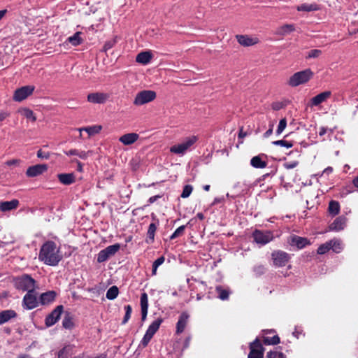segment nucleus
Here are the masks:
<instances>
[{
    "mask_svg": "<svg viewBox=\"0 0 358 358\" xmlns=\"http://www.w3.org/2000/svg\"><path fill=\"white\" fill-rule=\"evenodd\" d=\"M280 341V338L278 335H274L272 337L264 336L263 338V343L266 345H277Z\"/></svg>",
    "mask_w": 358,
    "mask_h": 358,
    "instance_id": "obj_38",
    "label": "nucleus"
},
{
    "mask_svg": "<svg viewBox=\"0 0 358 358\" xmlns=\"http://www.w3.org/2000/svg\"><path fill=\"white\" fill-rule=\"evenodd\" d=\"M198 141L196 136H190L185 138L183 141L170 148V152L174 154L183 155L188 151L192 146Z\"/></svg>",
    "mask_w": 358,
    "mask_h": 358,
    "instance_id": "obj_3",
    "label": "nucleus"
},
{
    "mask_svg": "<svg viewBox=\"0 0 358 358\" xmlns=\"http://www.w3.org/2000/svg\"><path fill=\"white\" fill-rule=\"evenodd\" d=\"M152 55L149 51H144L138 53L136 56V61L142 64H148L152 59Z\"/></svg>",
    "mask_w": 358,
    "mask_h": 358,
    "instance_id": "obj_28",
    "label": "nucleus"
},
{
    "mask_svg": "<svg viewBox=\"0 0 358 358\" xmlns=\"http://www.w3.org/2000/svg\"><path fill=\"white\" fill-rule=\"evenodd\" d=\"M276 169L271 171L270 173H265L262 175L261 177H259L257 180L256 183L260 182L264 180H266L267 178L272 177L276 173Z\"/></svg>",
    "mask_w": 358,
    "mask_h": 358,
    "instance_id": "obj_51",
    "label": "nucleus"
},
{
    "mask_svg": "<svg viewBox=\"0 0 358 358\" xmlns=\"http://www.w3.org/2000/svg\"><path fill=\"white\" fill-rule=\"evenodd\" d=\"M215 291L217 294V297L222 301L228 300L229 294H231L229 287L224 288L221 285L216 286Z\"/></svg>",
    "mask_w": 358,
    "mask_h": 358,
    "instance_id": "obj_29",
    "label": "nucleus"
},
{
    "mask_svg": "<svg viewBox=\"0 0 358 358\" xmlns=\"http://www.w3.org/2000/svg\"><path fill=\"white\" fill-rule=\"evenodd\" d=\"M272 144L275 145H280L282 147H285L287 148H290L293 146L292 143H291L289 141H285V140L275 141L272 142Z\"/></svg>",
    "mask_w": 358,
    "mask_h": 358,
    "instance_id": "obj_48",
    "label": "nucleus"
},
{
    "mask_svg": "<svg viewBox=\"0 0 358 358\" xmlns=\"http://www.w3.org/2000/svg\"><path fill=\"white\" fill-rule=\"evenodd\" d=\"M333 171V169L332 167L331 166H328L327 168H326L323 171H322V175H324V174H327V175H329L330 173H331Z\"/></svg>",
    "mask_w": 358,
    "mask_h": 358,
    "instance_id": "obj_64",
    "label": "nucleus"
},
{
    "mask_svg": "<svg viewBox=\"0 0 358 358\" xmlns=\"http://www.w3.org/2000/svg\"><path fill=\"white\" fill-rule=\"evenodd\" d=\"M157 96L156 92L152 90H142L138 92L134 98V104L142 106L153 101Z\"/></svg>",
    "mask_w": 358,
    "mask_h": 358,
    "instance_id": "obj_7",
    "label": "nucleus"
},
{
    "mask_svg": "<svg viewBox=\"0 0 358 358\" xmlns=\"http://www.w3.org/2000/svg\"><path fill=\"white\" fill-rule=\"evenodd\" d=\"M72 162H76L77 163V171H79V172H83V164L79 162L78 160L77 159H73L72 160Z\"/></svg>",
    "mask_w": 358,
    "mask_h": 358,
    "instance_id": "obj_59",
    "label": "nucleus"
},
{
    "mask_svg": "<svg viewBox=\"0 0 358 358\" xmlns=\"http://www.w3.org/2000/svg\"><path fill=\"white\" fill-rule=\"evenodd\" d=\"M189 318V315L186 311L182 312L180 315V316L178 317V320L176 323V334H180L184 331V330L188 323Z\"/></svg>",
    "mask_w": 358,
    "mask_h": 358,
    "instance_id": "obj_16",
    "label": "nucleus"
},
{
    "mask_svg": "<svg viewBox=\"0 0 358 358\" xmlns=\"http://www.w3.org/2000/svg\"><path fill=\"white\" fill-rule=\"evenodd\" d=\"M273 133V126L271 125L270 128L264 134V138H268Z\"/></svg>",
    "mask_w": 358,
    "mask_h": 358,
    "instance_id": "obj_63",
    "label": "nucleus"
},
{
    "mask_svg": "<svg viewBox=\"0 0 358 358\" xmlns=\"http://www.w3.org/2000/svg\"><path fill=\"white\" fill-rule=\"evenodd\" d=\"M295 31V26L293 24H286L276 29L275 34L284 36Z\"/></svg>",
    "mask_w": 358,
    "mask_h": 358,
    "instance_id": "obj_24",
    "label": "nucleus"
},
{
    "mask_svg": "<svg viewBox=\"0 0 358 358\" xmlns=\"http://www.w3.org/2000/svg\"><path fill=\"white\" fill-rule=\"evenodd\" d=\"M34 86L26 85L17 89L13 94V99L15 101H22L30 96L34 91Z\"/></svg>",
    "mask_w": 358,
    "mask_h": 358,
    "instance_id": "obj_10",
    "label": "nucleus"
},
{
    "mask_svg": "<svg viewBox=\"0 0 358 358\" xmlns=\"http://www.w3.org/2000/svg\"><path fill=\"white\" fill-rule=\"evenodd\" d=\"M328 211L332 216H336L340 212V204L338 201L331 200L329 203Z\"/></svg>",
    "mask_w": 358,
    "mask_h": 358,
    "instance_id": "obj_33",
    "label": "nucleus"
},
{
    "mask_svg": "<svg viewBox=\"0 0 358 358\" xmlns=\"http://www.w3.org/2000/svg\"><path fill=\"white\" fill-rule=\"evenodd\" d=\"M19 205V201L13 199L9 201H2L0 203V210L2 212L9 211L15 209Z\"/></svg>",
    "mask_w": 358,
    "mask_h": 358,
    "instance_id": "obj_27",
    "label": "nucleus"
},
{
    "mask_svg": "<svg viewBox=\"0 0 358 358\" xmlns=\"http://www.w3.org/2000/svg\"><path fill=\"white\" fill-rule=\"evenodd\" d=\"M9 114L6 111H0V121L4 120Z\"/></svg>",
    "mask_w": 358,
    "mask_h": 358,
    "instance_id": "obj_62",
    "label": "nucleus"
},
{
    "mask_svg": "<svg viewBox=\"0 0 358 358\" xmlns=\"http://www.w3.org/2000/svg\"><path fill=\"white\" fill-rule=\"evenodd\" d=\"M329 243H331V249L336 253H339L343 250V244L342 242L340 240H331L329 241Z\"/></svg>",
    "mask_w": 358,
    "mask_h": 358,
    "instance_id": "obj_37",
    "label": "nucleus"
},
{
    "mask_svg": "<svg viewBox=\"0 0 358 358\" xmlns=\"http://www.w3.org/2000/svg\"><path fill=\"white\" fill-rule=\"evenodd\" d=\"M318 9V6L316 3H302L297 7L298 11L310 12L317 10Z\"/></svg>",
    "mask_w": 358,
    "mask_h": 358,
    "instance_id": "obj_35",
    "label": "nucleus"
},
{
    "mask_svg": "<svg viewBox=\"0 0 358 358\" xmlns=\"http://www.w3.org/2000/svg\"><path fill=\"white\" fill-rule=\"evenodd\" d=\"M62 326L66 329H71L73 326V322L70 316H66L62 320Z\"/></svg>",
    "mask_w": 358,
    "mask_h": 358,
    "instance_id": "obj_46",
    "label": "nucleus"
},
{
    "mask_svg": "<svg viewBox=\"0 0 358 358\" xmlns=\"http://www.w3.org/2000/svg\"><path fill=\"white\" fill-rule=\"evenodd\" d=\"M16 317V312L11 309L0 312V325L8 322L11 319L15 318Z\"/></svg>",
    "mask_w": 358,
    "mask_h": 358,
    "instance_id": "obj_25",
    "label": "nucleus"
},
{
    "mask_svg": "<svg viewBox=\"0 0 358 358\" xmlns=\"http://www.w3.org/2000/svg\"><path fill=\"white\" fill-rule=\"evenodd\" d=\"M80 34L81 33L79 31L76 32L73 36L68 37L66 41L73 46L79 45L83 43Z\"/></svg>",
    "mask_w": 358,
    "mask_h": 358,
    "instance_id": "obj_34",
    "label": "nucleus"
},
{
    "mask_svg": "<svg viewBox=\"0 0 358 358\" xmlns=\"http://www.w3.org/2000/svg\"><path fill=\"white\" fill-rule=\"evenodd\" d=\"M282 108V103L280 102H275L272 104V108L274 110H278Z\"/></svg>",
    "mask_w": 358,
    "mask_h": 358,
    "instance_id": "obj_61",
    "label": "nucleus"
},
{
    "mask_svg": "<svg viewBox=\"0 0 358 358\" xmlns=\"http://www.w3.org/2000/svg\"><path fill=\"white\" fill-rule=\"evenodd\" d=\"M37 157L38 158L48 159L50 157V155L48 152H44L41 150H39L37 152Z\"/></svg>",
    "mask_w": 358,
    "mask_h": 358,
    "instance_id": "obj_57",
    "label": "nucleus"
},
{
    "mask_svg": "<svg viewBox=\"0 0 358 358\" xmlns=\"http://www.w3.org/2000/svg\"><path fill=\"white\" fill-rule=\"evenodd\" d=\"M253 271L254 272L257 274V275H262L263 273H264L265 272V268L264 266L262 265H257V266H255L253 268Z\"/></svg>",
    "mask_w": 358,
    "mask_h": 358,
    "instance_id": "obj_54",
    "label": "nucleus"
},
{
    "mask_svg": "<svg viewBox=\"0 0 358 358\" xmlns=\"http://www.w3.org/2000/svg\"><path fill=\"white\" fill-rule=\"evenodd\" d=\"M40 304L39 299L37 296V292L29 291L24 296L22 306L25 310H32L38 306Z\"/></svg>",
    "mask_w": 358,
    "mask_h": 358,
    "instance_id": "obj_8",
    "label": "nucleus"
},
{
    "mask_svg": "<svg viewBox=\"0 0 358 358\" xmlns=\"http://www.w3.org/2000/svg\"><path fill=\"white\" fill-rule=\"evenodd\" d=\"M288 242L292 246H296L299 250L303 249L310 244V241L307 238L299 236L297 235L290 236Z\"/></svg>",
    "mask_w": 358,
    "mask_h": 358,
    "instance_id": "obj_13",
    "label": "nucleus"
},
{
    "mask_svg": "<svg viewBox=\"0 0 358 358\" xmlns=\"http://www.w3.org/2000/svg\"><path fill=\"white\" fill-rule=\"evenodd\" d=\"M331 245L329 241H327L325 243L320 245L317 250V254L324 255L327 253L331 249Z\"/></svg>",
    "mask_w": 358,
    "mask_h": 358,
    "instance_id": "obj_43",
    "label": "nucleus"
},
{
    "mask_svg": "<svg viewBox=\"0 0 358 358\" xmlns=\"http://www.w3.org/2000/svg\"><path fill=\"white\" fill-rule=\"evenodd\" d=\"M271 257L273 262V264L277 267L285 266L290 258L289 254L282 250L273 252L271 254Z\"/></svg>",
    "mask_w": 358,
    "mask_h": 358,
    "instance_id": "obj_9",
    "label": "nucleus"
},
{
    "mask_svg": "<svg viewBox=\"0 0 358 358\" xmlns=\"http://www.w3.org/2000/svg\"><path fill=\"white\" fill-rule=\"evenodd\" d=\"M22 113L27 119L31 120L32 122H35L36 120L34 112L29 108H24Z\"/></svg>",
    "mask_w": 358,
    "mask_h": 358,
    "instance_id": "obj_44",
    "label": "nucleus"
},
{
    "mask_svg": "<svg viewBox=\"0 0 358 358\" xmlns=\"http://www.w3.org/2000/svg\"><path fill=\"white\" fill-rule=\"evenodd\" d=\"M266 358H286L282 352L270 351L266 355Z\"/></svg>",
    "mask_w": 358,
    "mask_h": 358,
    "instance_id": "obj_49",
    "label": "nucleus"
},
{
    "mask_svg": "<svg viewBox=\"0 0 358 358\" xmlns=\"http://www.w3.org/2000/svg\"><path fill=\"white\" fill-rule=\"evenodd\" d=\"M124 310H125V315H124V317L122 321V324H125L130 319L131 317V312H132V308L130 305H126L124 306Z\"/></svg>",
    "mask_w": 358,
    "mask_h": 358,
    "instance_id": "obj_45",
    "label": "nucleus"
},
{
    "mask_svg": "<svg viewBox=\"0 0 358 358\" xmlns=\"http://www.w3.org/2000/svg\"><path fill=\"white\" fill-rule=\"evenodd\" d=\"M57 296V292L54 290H50L42 293L39 296V303L41 305L45 306L52 303Z\"/></svg>",
    "mask_w": 358,
    "mask_h": 358,
    "instance_id": "obj_18",
    "label": "nucleus"
},
{
    "mask_svg": "<svg viewBox=\"0 0 358 358\" xmlns=\"http://www.w3.org/2000/svg\"><path fill=\"white\" fill-rule=\"evenodd\" d=\"M287 126V120L285 118H282L280 120L278 128L276 129V134L280 135L285 129Z\"/></svg>",
    "mask_w": 358,
    "mask_h": 358,
    "instance_id": "obj_50",
    "label": "nucleus"
},
{
    "mask_svg": "<svg viewBox=\"0 0 358 358\" xmlns=\"http://www.w3.org/2000/svg\"><path fill=\"white\" fill-rule=\"evenodd\" d=\"M38 259L48 266H57L62 259L59 247L53 241H45L41 247Z\"/></svg>",
    "mask_w": 358,
    "mask_h": 358,
    "instance_id": "obj_1",
    "label": "nucleus"
},
{
    "mask_svg": "<svg viewBox=\"0 0 358 358\" xmlns=\"http://www.w3.org/2000/svg\"><path fill=\"white\" fill-rule=\"evenodd\" d=\"M35 280L28 274H24L15 279V286L17 289L27 291L35 290Z\"/></svg>",
    "mask_w": 358,
    "mask_h": 358,
    "instance_id": "obj_4",
    "label": "nucleus"
},
{
    "mask_svg": "<svg viewBox=\"0 0 358 358\" xmlns=\"http://www.w3.org/2000/svg\"><path fill=\"white\" fill-rule=\"evenodd\" d=\"M322 52L319 49H313L308 51L306 54V59H315L321 56Z\"/></svg>",
    "mask_w": 358,
    "mask_h": 358,
    "instance_id": "obj_40",
    "label": "nucleus"
},
{
    "mask_svg": "<svg viewBox=\"0 0 358 358\" xmlns=\"http://www.w3.org/2000/svg\"><path fill=\"white\" fill-rule=\"evenodd\" d=\"M139 138V135L136 133H129L120 137L119 141L124 145H130L134 143Z\"/></svg>",
    "mask_w": 358,
    "mask_h": 358,
    "instance_id": "obj_22",
    "label": "nucleus"
},
{
    "mask_svg": "<svg viewBox=\"0 0 358 358\" xmlns=\"http://www.w3.org/2000/svg\"><path fill=\"white\" fill-rule=\"evenodd\" d=\"M141 308L143 310H148V296L145 292H143L141 295L140 299Z\"/></svg>",
    "mask_w": 358,
    "mask_h": 358,
    "instance_id": "obj_39",
    "label": "nucleus"
},
{
    "mask_svg": "<svg viewBox=\"0 0 358 358\" xmlns=\"http://www.w3.org/2000/svg\"><path fill=\"white\" fill-rule=\"evenodd\" d=\"M193 190V187L191 185H186L184 186L182 194L180 196L182 198H187L192 194Z\"/></svg>",
    "mask_w": 358,
    "mask_h": 358,
    "instance_id": "obj_47",
    "label": "nucleus"
},
{
    "mask_svg": "<svg viewBox=\"0 0 358 358\" xmlns=\"http://www.w3.org/2000/svg\"><path fill=\"white\" fill-rule=\"evenodd\" d=\"M162 196L161 195H155V196H152L151 197L149 198L148 199V203L150 204L151 203H153L154 202H155L158 199L161 198Z\"/></svg>",
    "mask_w": 358,
    "mask_h": 358,
    "instance_id": "obj_60",
    "label": "nucleus"
},
{
    "mask_svg": "<svg viewBox=\"0 0 358 358\" xmlns=\"http://www.w3.org/2000/svg\"><path fill=\"white\" fill-rule=\"evenodd\" d=\"M152 337L153 336H151V335H150V334H148L145 332V335L143 336V337L141 341V344L142 345V346L143 348L146 347L148 345V343H150V341Z\"/></svg>",
    "mask_w": 358,
    "mask_h": 358,
    "instance_id": "obj_52",
    "label": "nucleus"
},
{
    "mask_svg": "<svg viewBox=\"0 0 358 358\" xmlns=\"http://www.w3.org/2000/svg\"><path fill=\"white\" fill-rule=\"evenodd\" d=\"M120 249V245L119 243H115L100 250L97 254V262L103 263L106 262L111 257L114 256Z\"/></svg>",
    "mask_w": 358,
    "mask_h": 358,
    "instance_id": "obj_6",
    "label": "nucleus"
},
{
    "mask_svg": "<svg viewBox=\"0 0 358 358\" xmlns=\"http://www.w3.org/2000/svg\"><path fill=\"white\" fill-rule=\"evenodd\" d=\"M110 96L107 93L103 92H95L89 94L87 96V101L93 103H104Z\"/></svg>",
    "mask_w": 358,
    "mask_h": 358,
    "instance_id": "obj_15",
    "label": "nucleus"
},
{
    "mask_svg": "<svg viewBox=\"0 0 358 358\" xmlns=\"http://www.w3.org/2000/svg\"><path fill=\"white\" fill-rule=\"evenodd\" d=\"M102 129V127L100 125H94L91 127H83L79 128L78 130L80 131V136H82V131H85L88 134L89 136L95 135L96 134H99Z\"/></svg>",
    "mask_w": 358,
    "mask_h": 358,
    "instance_id": "obj_31",
    "label": "nucleus"
},
{
    "mask_svg": "<svg viewBox=\"0 0 358 358\" xmlns=\"http://www.w3.org/2000/svg\"><path fill=\"white\" fill-rule=\"evenodd\" d=\"M115 43L116 41L115 39L106 41L103 47V50L106 52L108 50L111 49Z\"/></svg>",
    "mask_w": 358,
    "mask_h": 358,
    "instance_id": "obj_53",
    "label": "nucleus"
},
{
    "mask_svg": "<svg viewBox=\"0 0 358 358\" xmlns=\"http://www.w3.org/2000/svg\"><path fill=\"white\" fill-rule=\"evenodd\" d=\"M66 347H64L58 352V358H67Z\"/></svg>",
    "mask_w": 358,
    "mask_h": 358,
    "instance_id": "obj_56",
    "label": "nucleus"
},
{
    "mask_svg": "<svg viewBox=\"0 0 358 358\" xmlns=\"http://www.w3.org/2000/svg\"><path fill=\"white\" fill-rule=\"evenodd\" d=\"M264 348L259 340L257 338L250 345V353L248 358H263Z\"/></svg>",
    "mask_w": 358,
    "mask_h": 358,
    "instance_id": "obj_12",
    "label": "nucleus"
},
{
    "mask_svg": "<svg viewBox=\"0 0 358 358\" xmlns=\"http://www.w3.org/2000/svg\"><path fill=\"white\" fill-rule=\"evenodd\" d=\"M57 178L59 182L64 185H70L76 181V177L73 173H59Z\"/></svg>",
    "mask_w": 358,
    "mask_h": 358,
    "instance_id": "obj_23",
    "label": "nucleus"
},
{
    "mask_svg": "<svg viewBox=\"0 0 358 358\" xmlns=\"http://www.w3.org/2000/svg\"><path fill=\"white\" fill-rule=\"evenodd\" d=\"M298 164L299 162L297 161H293L290 162H286L283 164V166L286 169H292L296 167Z\"/></svg>",
    "mask_w": 358,
    "mask_h": 358,
    "instance_id": "obj_55",
    "label": "nucleus"
},
{
    "mask_svg": "<svg viewBox=\"0 0 358 358\" xmlns=\"http://www.w3.org/2000/svg\"><path fill=\"white\" fill-rule=\"evenodd\" d=\"M163 322V319L161 317L157 318L154 320L148 327L146 330V333L150 334L151 336H153L155 333L158 331L161 324Z\"/></svg>",
    "mask_w": 358,
    "mask_h": 358,
    "instance_id": "obj_30",
    "label": "nucleus"
},
{
    "mask_svg": "<svg viewBox=\"0 0 358 358\" xmlns=\"http://www.w3.org/2000/svg\"><path fill=\"white\" fill-rule=\"evenodd\" d=\"M48 170L46 164H36L29 166L26 171V175L28 177L33 178L43 174Z\"/></svg>",
    "mask_w": 358,
    "mask_h": 358,
    "instance_id": "obj_14",
    "label": "nucleus"
},
{
    "mask_svg": "<svg viewBox=\"0 0 358 358\" xmlns=\"http://www.w3.org/2000/svg\"><path fill=\"white\" fill-rule=\"evenodd\" d=\"M63 310V306L59 305L57 306L49 315H48L45 319V324L46 327H50L56 324L60 319Z\"/></svg>",
    "mask_w": 358,
    "mask_h": 358,
    "instance_id": "obj_11",
    "label": "nucleus"
},
{
    "mask_svg": "<svg viewBox=\"0 0 358 358\" xmlns=\"http://www.w3.org/2000/svg\"><path fill=\"white\" fill-rule=\"evenodd\" d=\"M252 237L254 242L260 247L268 244L274 239L273 232L270 230L255 229L252 234Z\"/></svg>",
    "mask_w": 358,
    "mask_h": 358,
    "instance_id": "obj_5",
    "label": "nucleus"
},
{
    "mask_svg": "<svg viewBox=\"0 0 358 358\" xmlns=\"http://www.w3.org/2000/svg\"><path fill=\"white\" fill-rule=\"evenodd\" d=\"M313 76V72L310 69H306L294 73L289 79L287 84L295 87L308 82Z\"/></svg>",
    "mask_w": 358,
    "mask_h": 358,
    "instance_id": "obj_2",
    "label": "nucleus"
},
{
    "mask_svg": "<svg viewBox=\"0 0 358 358\" xmlns=\"http://www.w3.org/2000/svg\"><path fill=\"white\" fill-rule=\"evenodd\" d=\"M159 225V222H152L150 224L147 232V238L145 240L147 243H152L154 242L155 232Z\"/></svg>",
    "mask_w": 358,
    "mask_h": 358,
    "instance_id": "obj_26",
    "label": "nucleus"
},
{
    "mask_svg": "<svg viewBox=\"0 0 358 358\" xmlns=\"http://www.w3.org/2000/svg\"><path fill=\"white\" fill-rule=\"evenodd\" d=\"M266 157L267 156L264 154L255 156L250 159V165L255 169H264L267 166V163L264 160Z\"/></svg>",
    "mask_w": 358,
    "mask_h": 358,
    "instance_id": "obj_20",
    "label": "nucleus"
},
{
    "mask_svg": "<svg viewBox=\"0 0 358 358\" xmlns=\"http://www.w3.org/2000/svg\"><path fill=\"white\" fill-rule=\"evenodd\" d=\"M236 38L238 43L244 47H249L258 43L257 38L250 37L248 35H236Z\"/></svg>",
    "mask_w": 358,
    "mask_h": 358,
    "instance_id": "obj_19",
    "label": "nucleus"
},
{
    "mask_svg": "<svg viewBox=\"0 0 358 358\" xmlns=\"http://www.w3.org/2000/svg\"><path fill=\"white\" fill-rule=\"evenodd\" d=\"M347 218L344 215L336 217L329 225V228L332 231H340L343 230L346 226Z\"/></svg>",
    "mask_w": 358,
    "mask_h": 358,
    "instance_id": "obj_17",
    "label": "nucleus"
},
{
    "mask_svg": "<svg viewBox=\"0 0 358 358\" xmlns=\"http://www.w3.org/2000/svg\"><path fill=\"white\" fill-rule=\"evenodd\" d=\"M64 153L68 156H78L82 159H86L88 157L87 152L78 149H71L68 151H64Z\"/></svg>",
    "mask_w": 358,
    "mask_h": 358,
    "instance_id": "obj_32",
    "label": "nucleus"
},
{
    "mask_svg": "<svg viewBox=\"0 0 358 358\" xmlns=\"http://www.w3.org/2000/svg\"><path fill=\"white\" fill-rule=\"evenodd\" d=\"M185 229H186V225H182V226L179 227L178 228H177L175 230V231L171 235L170 239L173 240V239H176V238L183 235Z\"/></svg>",
    "mask_w": 358,
    "mask_h": 358,
    "instance_id": "obj_42",
    "label": "nucleus"
},
{
    "mask_svg": "<svg viewBox=\"0 0 358 358\" xmlns=\"http://www.w3.org/2000/svg\"><path fill=\"white\" fill-rule=\"evenodd\" d=\"M119 294L118 287L115 285L110 287L106 292V297L108 300H114L116 299Z\"/></svg>",
    "mask_w": 358,
    "mask_h": 358,
    "instance_id": "obj_36",
    "label": "nucleus"
},
{
    "mask_svg": "<svg viewBox=\"0 0 358 358\" xmlns=\"http://www.w3.org/2000/svg\"><path fill=\"white\" fill-rule=\"evenodd\" d=\"M331 94V93L330 91H325L315 96L310 99L311 106H319L320 103L324 102L327 99H329Z\"/></svg>",
    "mask_w": 358,
    "mask_h": 358,
    "instance_id": "obj_21",
    "label": "nucleus"
},
{
    "mask_svg": "<svg viewBox=\"0 0 358 358\" xmlns=\"http://www.w3.org/2000/svg\"><path fill=\"white\" fill-rule=\"evenodd\" d=\"M165 258L162 256L157 258L152 264V275H155L157 273V268L164 262Z\"/></svg>",
    "mask_w": 358,
    "mask_h": 358,
    "instance_id": "obj_41",
    "label": "nucleus"
},
{
    "mask_svg": "<svg viewBox=\"0 0 358 358\" xmlns=\"http://www.w3.org/2000/svg\"><path fill=\"white\" fill-rule=\"evenodd\" d=\"M20 160L19 159H11V160H8L7 162H6V164L7 166H13V165H17L19 163H20Z\"/></svg>",
    "mask_w": 358,
    "mask_h": 358,
    "instance_id": "obj_58",
    "label": "nucleus"
}]
</instances>
